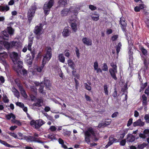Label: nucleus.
Returning <instances> with one entry per match:
<instances>
[{
  "label": "nucleus",
  "mask_w": 149,
  "mask_h": 149,
  "mask_svg": "<svg viewBox=\"0 0 149 149\" xmlns=\"http://www.w3.org/2000/svg\"><path fill=\"white\" fill-rule=\"evenodd\" d=\"M85 140L89 144L93 141H96L98 140L93 128L90 127L88 128L85 132Z\"/></svg>",
  "instance_id": "obj_1"
},
{
  "label": "nucleus",
  "mask_w": 149,
  "mask_h": 149,
  "mask_svg": "<svg viewBox=\"0 0 149 149\" xmlns=\"http://www.w3.org/2000/svg\"><path fill=\"white\" fill-rule=\"evenodd\" d=\"M52 56V49L50 47L47 48L46 54H44L42 60V64L41 66L37 67L36 70L38 72H41L42 71L45 64L50 60Z\"/></svg>",
  "instance_id": "obj_2"
},
{
  "label": "nucleus",
  "mask_w": 149,
  "mask_h": 149,
  "mask_svg": "<svg viewBox=\"0 0 149 149\" xmlns=\"http://www.w3.org/2000/svg\"><path fill=\"white\" fill-rule=\"evenodd\" d=\"M54 3V0H50L49 2H46L44 5L43 10L44 12L46 15L49 14L50 9L53 5Z\"/></svg>",
  "instance_id": "obj_3"
},
{
  "label": "nucleus",
  "mask_w": 149,
  "mask_h": 149,
  "mask_svg": "<svg viewBox=\"0 0 149 149\" xmlns=\"http://www.w3.org/2000/svg\"><path fill=\"white\" fill-rule=\"evenodd\" d=\"M45 122L42 119H39L36 120H32L30 124L33 127L36 129H39L42 125L45 124Z\"/></svg>",
  "instance_id": "obj_4"
},
{
  "label": "nucleus",
  "mask_w": 149,
  "mask_h": 149,
  "mask_svg": "<svg viewBox=\"0 0 149 149\" xmlns=\"http://www.w3.org/2000/svg\"><path fill=\"white\" fill-rule=\"evenodd\" d=\"M42 29V24H40L35 26L34 33L36 34L37 39H39L40 38V35L43 33Z\"/></svg>",
  "instance_id": "obj_5"
},
{
  "label": "nucleus",
  "mask_w": 149,
  "mask_h": 149,
  "mask_svg": "<svg viewBox=\"0 0 149 149\" xmlns=\"http://www.w3.org/2000/svg\"><path fill=\"white\" fill-rule=\"evenodd\" d=\"M36 9V6L34 5L32 6L28 10L27 14V17L28 20L30 22L31 21L33 18L34 16Z\"/></svg>",
  "instance_id": "obj_6"
},
{
  "label": "nucleus",
  "mask_w": 149,
  "mask_h": 149,
  "mask_svg": "<svg viewBox=\"0 0 149 149\" xmlns=\"http://www.w3.org/2000/svg\"><path fill=\"white\" fill-rule=\"evenodd\" d=\"M32 55L31 57L30 54H29L26 56L25 59V62L29 65H31L32 64V60L34 59L35 57V54L36 53L35 51H33L31 52Z\"/></svg>",
  "instance_id": "obj_7"
},
{
  "label": "nucleus",
  "mask_w": 149,
  "mask_h": 149,
  "mask_svg": "<svg viewBox=\"0 0 149 149\" xmlns=\"http://www.w3.org/2000/svg\"><path fill=\"white\" fill-rule=\"evenodd\" d=\"M111 65L112 67V68L109 69L110 73L113 78L115 80H116L117 78L116 75V74L117 72L116 65L113 63H111Z\"/></svg>",
  "instance_id": "obj_8"
},
{
  "label": "nucleus",
  "mask_w": 149,
  "mask_h": 149,
  "mask_svg": "<svg viewBox=\"0 0 149 149\" xmlns=\"http://www.w3.org/2000/svg\"><path fill=\"white\" fill-rule=\"evenodd\" d=\"M69 21L72 22L74 21V22H71L70 26L72 28V30L74 32H76L77 28V25L76 22H78V19L77 17L75 16L74 19L70 18L69 19Z\"/></svg>",
  "instance_id": "obj_9"
},
{
  "label": "nucleus",
  "mask_w": 149,
  "mask_h": 149,
  "mask_svg": "<svg viewBox=\"0 0 149 149\" xmlns=\"http://www.w3.org/2000/svg\"><path fill=\"white\" fill-rule=\"evenodd\" d=\"M10 57L14 64H17V61L19 59V57L17 53L13 52L10 54Z\"/></svg>",
  "instance_id": "obj_10"
},
{
  "label": "nucleus",
  "mask_w": 149,
  "mask_h": 149,
  "mask_svg": "<svg viewBox=\"0 0 149 149\" xmlns=\"http://www.w3.org/2000/svg\"><path fill=\"white\" fill-rule=\"evenodd\" d=\"M80 7L78 6H71L70 8V12L73 13L75 16L77 15L78 14V11L79 10Z\"/></svg>",
  "instance_id": "obj_11"
},
{
  "label": "nucleus",
  "mask_w": 149,
  "mask_h": 149,
  "mask_svg": "<svg viewBox=\"0 0 149 149\" xmlns=\"http://www.w3.org/2000/svg\"><path fill=\"white\" fill-rule=\"evenodd\" d=\"M117 140L114 138L113 136H110L109 138V141L108 143L105 146L106 148H107L109 146L111 145L114 142H118Z\"/></svg>",
  "instance_id": "obj_12"
},
{
  "label": "nucleus",
  "mask_w": 149,
  "mask_h": 149,
  "mask_svg": "<svg viewBox=\"0 0 149 149\" xmlns=\"http://www.w3.org/2000/svg\"><path fill=\"white\" fill-rule=\"evenodd\" d=\"M83 43L85 45H91L92 44V40L88 38L84 37L82 40Z\"/></svg>",
  "instance_id": "obj_13"
},
{
  "label": "nucleus",
  "mask_w": 149,
  "mask_h": 149,
  "mask_svg": "<svg viewBox=\"0 0 149 149\" xmlns=\"http://www.w3.org/2000/svg\"><path fill=\"white\" fill-rule=\"evenodd\" d=\"M120 24L121 25V28L123 31L125 33H126L125 26H126V23L125 21V19L124 18H120Z\"/></svg>",
  "instance_id": "obj_14"
},
{
  "label": "nucleus",
  "mask_w": 149,
  "mask_h": 149,
  "mask_svg": "<svg viewBox=\"0 0 149 149\" xmlns=\"http://www.w3.org/2000/svg\"><path fill=\"white\" fill-rule=\"evenodd\" d=\"M0 44L3 45L4 47L7 49L12 47L11 42L9 43L8 42L4 41L3 40H0Z\"/></svg>",
  "instance_id": "obj_15"
},
{
  "label": "nucleus",
  "mask_w": 149,
  "mask_h": 149,
  "mask_svg": "<svg viewBox=\"0 0 149 149\" xmlns=\"http://www.w3.org/2000/svg\"><path fill=\"white\" fill-rule=\"evenodd\" d=\"M21 69H21H18L15 66L14 67V70L17 73L20 72L21 74L24 75H25L27 74V72L26 69L24 68Z\"/></svg>",
  "instance_id": "obj_16"
},
{
  "label": "nucleus",
  "mask_w": 149,
  "mask_h": 149,
  "mask_svg": "<svg viewBox=\"0 0 149 149\" xmlns=\"http://www.w3.org/2000/svg\"><path fill=\"white\" fill-rule=\"evenodd\" d=\"M145 125V123L142 121L141 119H139L133 123V126L134 127L139 126H143Z\"/></svg>",
  "instance_id": "obj_17"
},
{
  "label": "nucleus",
  "mask_w": 149,
  "mask_h": 149,
  "mask_svg": "<svg viewBox=\"0 0 149 149\" xmlns=\"http://www.w3.org/2000/svg\"><path fill=\"white\" fill-rule=\"evenodd\" d=\"M6 30L2 31L3 35L0 36V38L2 39L3 40H8V39L9 35Z\"/></svg>",
  "instance_id": "obj_18"
},
{
  "label": "nucleus",
  "mask_w": 149,
  "mask_h": 149,
  "mask_svg": "<svg viewBox=\"0 0 149 149\" xmlns=\"http://www.w3.org/2000/svg\"><path fill=\"white\" fill-rule=\"evenodd\" d=\"M43 104V100L41 99H38L36 103H34L33 104V107L36 106L38 107H41Z\"/></svg>",
  "instance_id": "obj_19"
},
{
  "label": "nucleus",
  "mask_w": 149,
  "mask_h": 149,
  "mask_svg": "<svg viewBox=\"0 0 149 149\" xmlns=\"http://www.w3.org/2000/svg\"><path fill=\"white\" fill-rule=\"evenodd\" d=\"M12 47H14L16 48H18L21 46V43L19 42L13 41L11 42Z\"/></svg>",
  "instance_id": "obj_20"
},
{
  "label": "nucleus",
  "mask_w": 149,
  "mask_h": 149,
  "mask_svg": "<svg viewBox=\"0 0 149 149\" xmlns=\"http://www.w3.org/2000/svg\"><path fill=\"white\" fill-rule=\"evenodd\" d=\"M135 140V137L131 134H128L127 135V141L129 142H132Z\"/></svg>",
  "instance_id": "obj_21"
},
{
  "label": "nucleus",
  "mask_w": 149,
  "mask_h": 149,
  "mask_svg": "<svg viewBox=\"0 0 149 149\" xmlns=\"http://www.w3.org/2000/svg\"><path fill=\"white\" fill-rule=\"evenodd\" d=\"M91 16L93 20L97 21L99 19V16L98 14L95 12L91 14Z\"/></svg>",
  "instance_id": "obj_22"
},
{
  "label": "nucleus",
  "mask_w": 149,
  "mask_h": 149,
  "mask_svg": "<svg viewBox=\"0 0 149 149\" xmlns=\"http://www.w3.org/2000/svg\"><path fill=\"white\" fill-rule=\"evenodd\" d=\"M68 65L73 70H76V69L75 68V64L72 60L69 59L68 61Z\"/></svg>",
  "instance_id": "obj_23"
},
{
  "label": "nucleus",
  "mask_w": 149,
  "mask_h": 149,
  "mask_svg": "<svg viewBox=\"0 0 149 149\" xmlns=\"http://www.w3.org/2000/svg\"><path fill=\"white\" fill-rule=\"evenodd\" d=\"M8 57V55L6 52H3L0 53V60L2 61L3 63H5L6 62L5 60H3L2 58H7Z\"/></svg>",
  "instance_id": "obj_24"
},
{
  "label": "nucleus",
  "mask_w": 149,
  "mask_h": 149,
  "mask_svg": "<svg viewBox=\"0 0 149 149\" xmlns=\"http://www.w3.org/2000/svg\"><path fill=\"white\" fill-rule=\"evenodd\" d=\"M18 64L17 67L16 66V64H15V65L13 66V68H14V67L15 66L16 68H17L18 69H21L22 68V65H23V62L20 60L19 59L17 61V63Z\"/></svg>",
  "instance_id": "obj_25"
},
{
  "label": "nucleus",
  "mask_w": 149,
  "mask_h": 149,
  "mask_svg": "<svg viewBox=\"0 0 149 149\" xmlns=\"http://www.w3.org/2000/svg\"><path fill=\"white\" fill-rule=\"evenodd\" d=\"M69 11L70 12V8L69 9L65 8L61 11V14L62 16H66L68 15Z\"/></svg>",
  "instance_id": "obj_26"
},
{
  "label": "nucleus",
  "mask_w": 149,
  "mask_h": 149,
  "mask_svg": "<svg viewBox=\"0 0 149 149\" xmlns=\"http://www.w3.org/2000/svg\"><path fill=\"white\" fill-rule=\"evenodd\" d=\"M143 106H145L147 104V98L145 95H143L141 97Z\"/></svg>",
  "instance_id": "obj_27"
},
{
  "label": "nucleus",
  "mask_w": 149,
  "mask_h": 149,
  "mask_svg": "<svg viewBox=\"0 0 149 149\" xmlns=\"http://www.w3.org/2000/svg\"><path fill=\"white\" fill-rule=\"evenodd\" d=\"M12 91L15 96L16 97L18 98L19 97V92L15 88H13Z\"/></svg>",
  "instance_id": "obj_28"
},
{
  "label": "nucleus",
  "mask_w": 149,
  "mask_h": 149,
  "mask_svg": "<svg viewBox=\"0 0 149 149\" xmlns=\"http://www.w3.org/2000/svg\"><path fill=\"white\" fill-rule=\"evenodd\" d=\"M9 9V7L7 5L0 6V10L1 11H6L8 10Z\"/></svg>",
  "instance_id": "obj_29"
},
{
  "label": "nucleus",
  "mask_w": 149,
  "mask_h": 149,
  "mask_svg": "<svg viewBox=\"0 0 149 149\" xmlns=\"http://www.w3.org/2000/svg\"><path fill=\"white\" fill-rule=\"evenodd\" d=\"M29 141H35L40 142L38 138L34 136H29Z\"/></svg>",
  "instance_id": "obj_30"
},
{
  "label": "nucleus",
  "mask_w": 149,
  "mask_h": 149,
  "mask_svg": "<svg viewBox=\"0 0 149 149\" xmlns=\"http://www.w3.org/2000/svg\"><path fill=\"white\" fill-rule=\"evenodd\" d=\"M58 59L62 63H64L65 61V58L62 54H59L58 55Z\"/></svg>",
  "instance_id": "obj_31"
},
{
  "label": "nucleus",
  "mask_w": 149,
  "mask_h": 149,
  "mask_svg": "<svg viewBox=\"0 0 149 149\" xmlns=\"http://www.w3.org/2000/svg\"><path fill=\"white\" fill-rule=\"evenodd\" d=\"M6 118L8 120H9L11 118H12V119H14L15 118V116L13 113H11L8 114L6 115Z\"/></svg>",
  "instance_id": "obj_32"
},
{
  "label": "nucleus",
  "mask_w": 149,
  "mask_h": 149,
  "mask_svg": "<svg viewBox=\"0 0 149 149\" xmlns=\"http://www.w3.org/2000/svg\"><path fill=\"white\" fill-rule=\"evenodd\" d=\"M44 84L46 86L47 88H49L51 84L50 83V81L49 80L46 79H44Z\"/></svg>",
  "instance_id": "obj_33"
},
{
  "label": "nucleus",
  "mask_w": 149,
  "mask_h": 149,
  "mask_svg": "<svg viewBox=\"0 0 149 149\" xmlns=\"http://www.w3.org/2000/svg\"><path fill=\"white\" fill-rule=\"evenodd\" d=\"M6 29H7V31H8L9 34L11 36L13 35L14 30L12 28L10 27H8Z\"/></svg>",
  "instance_id": "obj_34"
},
{
  "label": "nucleus",
  "mask_w": 149,
  "mask_h": 149,
  "mask_svg": "<svg viewBox=\"0 0 149 149\" xmlns=\"http://www.w3.org/2000/svg\"><path fill=\"white\" fill-rule=\"evenodd\" d=\"M58 3L60 6H64L67 3V0H59Z\"/></svg>",
  "instance_id": "obj_35"
},
{
  "label": "nucleus",
  "mask_w": 149,
  "mask_h": 149,
  "mask_svg": "<svg viewBox=\"0 0 149 149\" xmlns=\"http://www.w3.org/2000/svg\"><path fill=\"white\" fill-rule=\"evenodd\" d=\"M63 35L64 36L67 37L69 35V32L68 29L65 28L63 32Z\"/></svg>",
  "instance_id": "obj_36"
},
{
  "label": "nucleus",
  "mask_w": 149,
  "mask_h": 149,
  "mask_svg": "<svg viewBox=\"0 0 149 149\" xmlns=\"http://www.w3.org/2000/svg\"><path fill=\"white\" fill-rule=\"evenodd\" d=\"M19 88L21 91V92L22 93V94L24 97L26 98L27 97V95L26 93L24 90L21 86H20L19 87Z\"/></svg>",
  "instance_id": "obj_37"
},
{
  "label": "nucleus",
  "mask_w": 149,
  "mask_h": 149,
  "mask_svg": "<svg viewBox=\"0 0 149 149\" xmlns=\"http://www.w3.org/2000/svg\"><path fill=\"white\" fill-rule=\"evenodd\" d=\"M33 43V41L32 40L29 41L28 45V49L29 51H31V52L32 51H31V46Z\"/></svg>",
  "instance_id": "obj_38"
},
{
  "label": "nucleus",
  "mask_w": 149,
  "mask_h": 149,
  "mask_svg": "<svg viewBox=\"0 0 149 149\" xmlns=\"http://www.w3.org/2000/svg\"><path fill=\"white\" fill-rule=\"evenodd\" d=\"M122 46V44L121 42H119L118 43V45L116 46V52L118 54L120 51L121 47Z\"/></svg>",
  "instance_id": "obj_39"
},
{
  "label": "nucleus",
  "mask_w": 149,
  "mask_h": 149,
  "mask_svg": "<svg viewBox=\"0 0 149 149\" xmlns=\"http://www.w3.org/2000/svg\"><path fill=\"white\" fill-rule=\"evenodd\" d=\"M76 70H74L72 71V75L75 77L77 79H79V74H77L76 73Z\"/></svg>",
  "instance_id": "obj_40"
},
{
  "label": "nucleus",
  "mask_w": 149,
  "mask_h": 149,
  "mask_svg": "<svg viewBox=\"0 0 149 149\" xmlns=\"http://www.w3.org/2000/svg\"><path fill=\"white\" fill-rule=\"evenodd\" d=\"M147 144L145 143H143L142 144H139L138 146V148L140 149H142L147 146Z\"/></svg>",
  "instance_id": "obj_41"
},
{
  "label": "nucleus",
  "mask_w": 149,
  "mask_h": 149,
  "mask_svg": "<svg viewBox=\"0 0 149 149\" xmlns=\"http://www.w3.org/2000/svg\"><path fill=\"white\" fill-rule=\"evenodd\" d=\"M43 88L44 86L40 85L39 89V91L43 95H45L46 94V93L43 91Z\"/></svg>",
  "instance_id": "obj_42"
},
{
  "label": "nucleus",
  "mask_w": 149,
  "mask_h": 149,
  "mask_svg": "<svg viewBox=\"0 0 149 149\" xmlns=\"http://www.w3.org/2000/svg\"><path fill=\"white\" fill-rule=\"evenodd\" d=\"M11 121L12 123H14L18 125L19 126L21 125V124L19 121L15 119H12Z\"/></svg>",
  "instance_id": "obj_43"
},
{
  "label": "nucleus",
  "mask_w": 149,
  "mask_h": 149,
  "mask_svg": "<svg viewBox=\"0 0 149 149\" xmlns=\"http://www.w3.org/2000/svg\"><path fill=\"white\" fill-rule=\"evenodd\" d=\"M3 102L5 103H8L9 101V100L5 95H3Z\"/></svg>",
  "instance_id": "obj_44"
},
{
  "label": "nucleus",
  "mask_w": 149,
  "mask_h": 149,
  "mask_svg": "<svg viewBox=\"0 0 149 149\" xmlns=\"http://www.w3.org/2000/svg\"><path fill=\"white\" fill-rule=\"evenodd\" d=\"M1 143L2 144H3V145H4L6 147H11V146L8 143L5 141L1 140Z\"/></svg>",
  "instance_id": "obj_45"
},
{
  "label": "nucleus",
  "mask_w": 149,
  "mask_h": 149,
  "mask_svg": "<svg viewBox=\"0 0 149 149\" xmlns=\"http://www.w3.org/2000/svg\"><path fill=\"white\" fill-rule=\"evenodd\" d=\"M144 118L147 123H149V114H146L144 117Z\"/></svg>",
  "instance_id": "obj_46"
},
{
  "label": "nucleus",
  "mask_w": 149,
  "mask_h": 149,
  "mask_svg": "<svg viewBox=\"0 0 149 149\" xmlns=\"http://www.w3.org/2000/svg\"><path fill=\"white\" fill-rule=\"evenodd\" d=\"M49 130L52 132H54L57 129L55 126H51L50 127Z\"/></svg>",
  "instance_id": "obj_47"
},
{
  "label": "nucleus",
  "mask_w": 149,
  "mask_h": 149,
  "mask_svg": "<svg viewBox=\"0 0 149 149\" xmlns=\"http://www.w3.org/2000/svg\"><path fill=\"white\" fill-rule=\"evenodd\" d=\"M107 85L104 86V91L106 95H108V91L107 90Z\"/></svg>",
  "instance_id": "obj_48"
},
{
  "label": "nucleus",
  "mask_w": 149,
  "mask_h": 149,
  "mask_svg": "<svg viewBox=\"0 0 149 149\" xmlns=\"http://www.w3.org/2000/svg\"><path fill=\"white\" fill-rule=\"evenodd\" d=\"M93 67L94 70H97L98 68V65L97 61H95L94 63Z\"/></svg>",
  "instance_id": "obj_49"
},
{
  "label": "nucleus",
  "mask_w": 149,
  "mask_h": 149,
  "mask_svg": "<svg viewBox=\"0 0 149 149\" xmlns=\"http://www.w3.org/2000/svg\"><path fill=\"white\" fill-rule=\"evenodd\" d=\"M111 122V121L109 119H107V120H106L105 122H103L104 123V125L105 126H107L108 125H109L110 124V123Z\"/></svg>",
  "instance_id": "obj_50"
},
{
  "label": "nucleus",
  "mask_w": 149,
  "mask_h": 149,
  "mask_svg": "<svg viewBox=\"0 0 149 149\" xmlns=\"http://www.w3.org/2000/svg\"><path fill=\"white\" fill-rule=\"evenodd\" d=\"M75 53L77 57L78 58H79L80 57V54L79 53V49L77 47H76Z\"/></svg>",
  "instance_id": "obj_51"
},
{
  "label": "nucleus",
  "mask_w": 149,
  "mask_h": 149,
  "mask_svg": "<svg viewBox=\"0 0 149 149\" xmlns=\"http://www.w3.org/2000/svg\"><path fill=\"white\" fill-rule=\"evenodd\" d=\"M102 70L103 71H107L108 70V66L107 65V64L106 63H104L103 65V66L102 68Z\"/></svg>",
  "instance_id": "obj_52"
},
{
  "label": "nucleus",
  "mask_w": 149,
  "mask_h": 149,
  "mask_svg": "<svg viewBox=\"0 0 149 149\" xmlns=\"http://www.w3.org/2000/svg\"><path fill=\"white\" fill-rule=\"evenodd\" d=\"M31 90L33 92V94L35 95H36L37 92V89L35 86H33V88H31Z\"/></svg>",
  "instance_id": "obj_53"
},
{
  "label": "nucleus",
  "mask_w": 149,
  "mask_h": 149,
  "mask_svg": "<svg viewBox=\"0 0 149 149\" xmlns=\"http://www.w3.org/2000/svg\"><path fill=\"white\" fill-rule=\"evenodd\" d=\"M141 51L143 54L145 55H146L147 54V50L144 48L143 47H142L141 49Z\"/></svg>",
  "instance_id": "obj_54"
},
{
  "label": "nucleus",
  "mask_w": 149,
  "mask_h": 149,
  "mask_svg": "<svg viewBox=\"0 0 149 149\" xmlns=\"http://www.w3.org/2000/svg\"><path fill=\"white\" fill-rule=\"evenodd\" d=\"M16 105L22 108L24 107V104L22 102H18L16 103Z\"/></svg>",
  "instance_id": "obj_55"
},
{
  "label": "nucleus",
  "mask_w": 149,
  "mask_h": 149,
  "mask_svg": "<svg viewBox=\"0 0 149 149\" xmlns=\"http://www.w3.org/2000/svg\"><path fill=\"white\" fill-rule=\"evenodd\" d=\"M132 120L133 119L132 118H131L129 119L127 124V127L130 126L132 124Z\"/></svg>",
  "instance_id": "obj_56"
},
{
  "label": "nucleus",
  "mask_w": 149,
  "mask_h": 149,
  "mask_svg": "<svg viewBox=\"0 0 149 149\" xmlns=\"http://www.w3.org/2000/svg\"><path fill=\"white\" fill-rule=\"evenodd\" d=\"M8 134L11 136L13 137H14L17 138V136L16 134L13 132H9Z\"/></svg>",
  "instance_id": "obj_57"
},
{
  "label": "nucleus",
  "mask_w": 149,
  "mask_h": 149,
  "mask_svg": "<svg viewBox=\"0 0 149 149\" xmlns=\"http://www.w3.org/2000/svg\"><path fill=\"white\" fill-rule=\"evenodd\" d=\"M118 37V35H115L111 37V40L112 41H114L116 40Z\"/></svg>",
  "instance_id": "obj_58"
},
{
  "label": "nucleus",
  "mask_w": 149,
  "mask_h": 149,
  "mask_svg": "<svg viewBox=\"0 0 149 149\" xmlns=\"http://www.w3.org/2000/svg\"><path fill=\"white\" fill-rule=\"evenodd\" d=\"M84 85L86 89L89 91H90L91 90V86L88 85L86 83Z\"/></svg>",
  "instance_id": "obj_59"
},
{
  "label": "nucleus",
  "mask_w": 149,
  "mask_h": 149,
  "mask_svg": "<svg viewBox=\"0 0 149 149\" xmlns=\"http://www.w3.org/2000/svg\"><path fill=\"white\" fill-rule=\"evenodd\" d=\"M89 8L91 10H93L96 9V7L93 5H90L89 6Z\"/></svg>",
  "instance_id": "obj_60"
},
{
  "label": "nucleus",
  "mask_w": 149,
  "mask_h": 149,
  "mask_svg": "<svg viewBox=\"0 0 149 149\" xmlns=\"http://www.w3.org/2000/svg\"><path fill=\"white\" fill-rule=\"evenodd\" d=\"M142 8H143V7L142 8H140L139 7L136 6L134 8V10L136 12H139L140 11L141 9H142Z\"/></svg>",
  "instance_id": "obj_61"
},
{
  "label": "nucleus",
  "mask_w": 149,
  "mask_h": 149,
  "mask_svg": "<svg viewBox=\"0 0 149 149\" xmlns=\"http://www.w3.org/2000/svg\"><path fill=\"white\" fill-rule=\"evenodd\" d=\"M118 115V112H116L113 113L111 115V117L112 118H114L116 117Z\"/></svg>",
  "instance_id": "obj_62"
},
{
  "label": "nucleus",
  "mask_w": 149,
  "mask_h": 149,
  "mask_svg": "<svg viewBox=\"0 0 149 149\" xmlns=\"http://www.w3.org/2000/svg\"><path fill=\"white\" fill-rule=\"evenodd\" d=\"M126 143V140L125 139L122 140L120 142V145L121 146H124Z\"/></svg>",
  "instance_id": "obj_63"
},
{
  "label": "nucleus",
  "mask_w": 149,
  "mask_h": 149,
  "mask_svg": "<svg viewBox=\"0 0 149 149\" xmlns=\"http://www.w3.org/2000/svg\"><path fill=\"white\" fill-rule=\"evenodd\" d=\"M29 136H26V135L23 136L24 139L26 140L27 141H29Z\"/></svg>",
  "instance_id": "obj_64"
}]
</instances>
